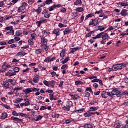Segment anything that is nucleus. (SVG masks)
Wrapping results in <instances>:
<instances>
[{
  "label": "nucleus",
  "mask_w": 128,
  "mask_h": 128,
  "mask_svg": "<svg viewBox=\"0 0 128 128\" xmlns=\"http://www.w3.org/2000/svg\"><path fill=\"white\" fill-rule=\"evenodd\" d=\"M126 64L124 63H122L120 64H116L114 65H113V71L114 72H116V70H122V68H126Z\"/></svg>",
  "instance_id": "nucleus-1"
},
{
  "label": "nucleus",
  "mask_w": 128,
  "mask_h": 128,
  "mask_svg": "<svg viewBox=\"0 0 128 128\" xmlns=\"http://www.w3.org/2000/svg\"><path fill=\"white\" fill-rule=\"evenodd\" d=\"M110 97L114 96L116 95L117 96H118V98H120L122 96V92L116 89H113L112 91L110 92Z\"/></svg>",
  "instance_id": "nucleus-2"
},
{
  "label": "nucleus",
  "mask_w": 128,
  "mask_h": 128,
  "mask_svg": "<svg viewBox=\"0 0 128 128\" xmlns=\"http://www.w3.org/2000/svg\"><path fill=\"white\" fill-rule=\"evenodd\" d=\"M88 78L89 80H92V82H98L100 79L98 78V76H88Z\"/></svg>",
  "instance_id": "nucleus-3"
},
{
  "label": "nucleus",
  "mask_w": 128,
  "mask_h": 128,
  "mask_svg": "<svg viewBox=\"0 0 128 128\" xmlns=\"http://www.w3.org/2000/svg\"><path fill=\"white\" fill-rule=\"evenodd\" d=\"M98 24V18L92 20L89 23V26H96Z\"/></svg>",
  "instance_id": "nucleus-4"
},
{
  "label": "nucleus",
  "mask_w": 128,
  "mask_h": 128,
  "mask_svg": "<svg viewBox=\"0 0 128 128\" xmlns=\"http://www.w3.org/2000/svg\"><path fill=\"white\" fill-rule=\"evenodd\" d=\"M116 4L118 6V8H126V6H128V2H119L116 3Z\"/></svg>",
  "instance_id": "nucleus-5"
},
{
  "label": "nucleus",
  "mask_w": 128,
  "mask_h": 128,
  "mask_svg": "<svg viewBox=\"0 0 128 128\" xmlns=\"http://www.w3.org/2000/svg\"><path fill=\"white\" fill-rule=\"evenodd\" d=\"M6 76H16V73L14 72L12 70H8L5 74Z\"/></svg>",
  "instance_id": "nucleus-6"
},
{
  "label": "nucleus",
  "mask_w": 128,
  "mask_h": 128,
  "mask_svg": "<svg viewBox=\"0 0 128 128\" xmlns=\"http://www.w3.org/2000/svg\"><path fill=\"white\" fill-rule=\"evenodd\" d=\"M102 96L104 98H106L108 96H110V92H106L105 91H102Z\"/></svg>",
  "instance_id": "nucleus-7"
},
{
  "label": "nucleus",
  "mask_w": 128,
  "mask_h": 128,
  "mask_svg": "<svg viewBox=\"0 0 128 128\" xmlns=\"http://www.w3.org/2000/svg\"><path fill=\"white\" fill-rule=\"evenodd\" d=\"M56 60V57H53L52 58V56H48L46 57L45 60H44V62H54Z\"/></svg>",
  "instance_id": "nucleus-8"
},
{
  "label": "nucleus",
  "mask_w": 128,
  "mask_h": 128,
  "mask_svg": "<svg viewBox=\"0 0 128 128\" xmlns=\"http://www.w3.org/2000/svg\"><path fill=\"white\" fill-rule=\"evenodd\" d=\"M42 36H44V38H46L48 36V38H50V32H46V30H43L42 32Z\"/></svg>",
  "instance_id": "nucleus-9"
},
{
  "label": "nucleus",
  "mask_w": 128,
  "mask_h": 128,
  "mask_svg": "<svg viewBox=\"0 0 128 128\" xmlns=\"http://www.w3.org/2000/svg\"><path fill=\"white\" fill-rule=\"evenodd\" d=\"M52 34H56V36H60V29L58 28H56L54 29L52 32Z\"/></svg>",
  "instance_id": "nucleus-10"
},
{
  "label": "nucleus",
  "mask_w": 128,
  "mask_h": 128,
  "mask_svg": "<svg viewBox=\"0 0 128 128\" xmlns=\"http://www.w3.org/2000/svg\"><path fill=\"white\" fill-rule=\"evenodd\" d=\"M32 82L34 84H38V82H40V76L36 75L34 78H33Z\"/></svg>",
  "instance_id": "nucleus-11"
},
{
  "label": "nucleus",
  "mask_w": 128,
  "mask_h": 128,
  "mask_svg": "<svg viewBox=\"0 0 128 128\" xmlns=\"http://www.w3.org/2000/svg\"><path fill=\"white\" fill-rule=\"evenodd\" d=\"M8 113L6 112H4L2 114H1V116L0 118V120H6L8 116Z\"/></svg>",
  "instance_id": "nucleus-12"
},
{
  "label": "nucleus",
  "mask_w": 128,
  "mask_h": 128,
  "mask_svg": "<svg viewBox=\"0 0 128 128\" xmlns=\"http://www.w3.org/2000/svg\"><path fill=\"white\" fill-rule=\"evenodd\" d=\"M69 96L72 98V100H78V98H80V94H70Z\"/></svg>",
  "instance_id": "nucleus-13"
},
{
  "label": "nucleus",
  "mask_w": 128,
  "mask_h": 128,
  "mask_svg": "<svg viewBox=\"0 0 128 128\" xmlns=\"http://www.w3.org/2000/svg\"><path fill=\"white\" fill-rule=\"evenodd\" d=\"M120 14H121L122 16H128V10H126V9L122 10Z\"/></svg>",
  "instance_id": "nucleus-14"
},
{
  "label": "nucleus",
  "mask_w": 128,
  "mask_h": 128,
  "mask_svg": "<svg viewBox=\"0 0 128 128\" xmlns=\"http://www.w3.org/2000/svg\"><path fill=\"white\" fill-rule=\"evenodd\" d=\"M40 38L41 40V42L42 44H46L48 42V40L44 36H40Z\"/></svg>",
  "instance_id": "nucleus-15"
},
{
  "label": "nucleus",
  "mask_w": 128,
  "mask_h": 128,
  "mask_svg": "<svg viewBox=\"0 0 128 128\" xmlns=\"http://www.w3.org/2000/svg\"><path fill=\"white\" fill-rule=\"evenodd\" d=\"M102 40H106L108 38V33H104L102 34Z\"/></svg>",
  "instance_id": "nucleus-16"
},
{
  "label": "nucleus",
  "mask_w": 128,
  "mask_h": 128,
  "mask_svg": "<svg viewBox=\"0 0 128 128\" xmlns=\"http://www.w3.org/2000/svg\"><path fill=\"white\" fill-rule=\"evenodd\" d=\"M106 28V26H99L97 27V30H100V32H104V30Z\"/></svg>",
  "instance_id": "nucleus-17"
},
{
  "label": "nucleus",
  "mask_w": 128,
  "mask_h": 128,
  "mask_svg": "<svg viewBox=\"0 0 128 128\" xmlns=\"http://www.w3.org/2000/svg\"><path fill=\"white\" fill-rule=\"evenodd\" d=\"M2 86H4L6 88H10V84L8 82H2Z\"/></svg>",
  "instance_id": "nucleus-18"
},
{
  "label": "nucleus",
  "mask_w": 128,
  "mask_h": 128,
  "mask_svg": "<svg viewBox=\"0 0 128 128\" xmlns=\"http://www.w3.org/2000/svg\"><path fill=\"white\" fill-rule=\"evenodd\" d=\"M72 32V30L70 28H66L64 30L63 32L64 36L66 34H70Z\"/></svg>",
  "instance_id": "nucleus-19"
},
{
  "label": "nucleus",
  "mask_w": 128,
  "mask_h": 128,
  "mask_svg": "<svg viewBox=\"0 0 128 128\" xmlns=\"http://www.w3.org/2000/svg\"><path fill=\"white\" fill-rule=\"evenodd\" d=\"M30 102L26 101L25 102L21 103L20 104V106H21V108H22V106H30Z\"/></svg>",
  "instance_id": "nucleus-20"
},
{
  "label": "nucleus",
  "mask_w": 128,
  "mask_h": 128,
  "mask_svg": "<svg viewBox=\"0 0 128 128\" xmlns=\"http://www.w3.org/2000/svg\"><path fill=\"white\" fill-rule=\"evenodd\" d=\"M23 92L26 94H28L30 92H32V88H27L23 90Z\"/></svg>",
  "instance_id": "nucleus-21"
},
{
  "label": "nucleus",
  "mask_w": 128,
  "mask_h": 128,
  "mask_svg": "<svg viewBox=\"0 0 128 128\" xmlns=\"http://www.w3.org/2000/svg\"><path fill=\"white\" fill-rule=\"evenodd\" d=\"M26 54V52H19L15 55V56H24Z\"/></svg>",
  "instance_id": "nucleus-22"
},
{
  "label": "nucleus",
  "mask_w": 128,
  "mask_h": 128,
  "mask_svg": "<svg viewBox=\"0 0 128 128\" xmlns=\"http://www.w3.org/2000/svg\"><path fill=\"white\" fill-rule=\"evenodd\" d=\"M103 32H102L98 34H97L96 36L92 37L93 40H96V38H102Z\"/></svg>",
  "instance_id": "nucleus-23"
},
{
  "label": "nucleus",
  "mask_w": 128,
  "mask_h": 128,
  "mask_svg": "<svg viewBox=\"0 0 128 128\" xmlns=\"http://www.w3.org/2000/svg\"><path fill=\"white\" fill-rule=\"evenodd\" d=\"M98 108H100V107L97 106V107H95V106H91L90 108V112H96V110H98Z\"/></svg>",
  "instance_id": "nucleus-24"
},
{
  "label": "nucleus",
  "mask_w": 128,
  "mask_h": 128,
  "mask_svg": "<svg viewBox=\"0 0 128 128\" xmlns=\"http://www.w3.org/2000/svg\"><path fill=\"white\" fill-rule=\"evenodd\" d=\"M90 112L89 110L88 111H86L84 114V116L85 118H90Z\"/></svg>",
  "instance_id": "nucleus-25"
},
{
  "label": "nucleus",
  "mask_w": 128,
  "mask_h": 128,
  "mask_svg": "<svg viewBox=\"0 0 128 128\" xmlns=\"http://www.w3.org/2000/svg\"><path fill=\"white\" fill-rule=\"evenodd\" d=\"M84 128H94V125L92 124H86L84 126Z\"/></svg>",
  "instance_id": "nucleus-26"
},
{
  "label": "nucleus",
  "mask_w": 128,
  "mask_h": 128,
  "mask_svg": "<svg viewBox=\"0 0 128 128\" xmlns=\"http://www.w3.org/2000/svg\"><path fill=\"white\" fill-rule=\"evenodd\" d=\"M42 52V49L38 48V49L35 50L36 54H40Z\"/></svg>",
  "instance_id": "nucleus-27"
},
{
  "label": "nucleus",
  "mask_w": 128,
  "mask_h": 128,
  "mask_svg": "<svg viewBox=\"0 0 128 128\" xmlns=\"http://www.w3.org/2000/svg\"><path fill=\"white\" fill-rule=\"evenodd\" d=\"M11 119L12 120H14L15 122H22V119L19 118L18 117L11 116Z\"/></svg>",
  "instance_id": "nucleus-28"
},
{
  "label": "nucleus",
  "mask_w": 128,
  "mask_h": 128,
  "mask_svg": "<svg viewBox=\"0 0 128 128\" xmlns=\"http://www.w3.org/2000/svg\"><path fill=\"white\" fill-rule=\"evenodd\" d=\"M48 86H51V88H54V81L51 80L50 82H48Z\"/></svg>",
  "instance_id": "nucleus-29"
},
{
  "label": "nucleus",
  "mask_w": 128,
  "mask_h": 128,
  "mask_svg": "<svg viewBox=\"0 0 128 128\" xmlns=\"http://www.w3.org/2000/svg\"><path fill=\"white\" fill-rule=\"evenodd\" d=\"M80 84H84V82L80 80L75 82V86H80Z\"/></svg>",
  "instance_id": "nucleus-30"
},
{
  "label": "nucleus",
  "mask_w": 128,
  "mask_h": 128,
  "mask_svg": "<svg viewBox=\"0 0 128 128\" xmlns=\"http://www.w3.org/2000/svg\"><path fill=\"white\" fill-rule=\"evenodd\" d=\"M40 22H43V24H46V22H48V20L44 18V17H40Z\"/></svg>",
  "instance_id": "nucleus-31"
},
{
  "label": "nucleus",
  "mask_w": 128,
  "mask_h": 128,
  "mask_svg": "<svg viewBox=\"0 0 128 128\" xmlns=\"http://www.w3.org/2000/svg\"><path fill=\"white\" fill-rule=\"evenodd\" d=\"M24 100V99L22 98H17L14 101V102L15 104H18V102H20Z\"/></svg>",
  "instance_id": "nucleus-32"
},
{
  "label": "nucleus",
  "mask_w": 128,
  "mask_h": 128,
  "mask_svg": "<svg viewBox=\"0 0 128 128\" xmlns=\"http://www.w3.org/2000/svg\"><path fill=\"white\" fill-rule=\"evenodd\" d=\"M12 30H14V27L12 26H8L5 28V30H9L10 32H11Z\"/></svg>",
  "instance_id": "nucleus-33"
},
{
  "label": "nucleus",
  "mask_w": 128,
  "mask_h": 128,
  "mask_svg": "<svg viewBox=\"0 0 128 128\" xmlns=\"http://www.w3.org/2000/svg\"><path fill=\"white\" fill-rule=\"evenodd\" d=\"M68 60H70V57L68 56L64 60L62 61V63L64 64H66Z\"/></svg>",
  "instance_id": "nucleus-34"
},
{
  "label": "nucleus",
  "mask_w": 128,
  "mask_h": 128,
  "mask_svg": "<svg viewBox=\"0 0 128 128\" xmlns=\"http://www.w3.org/2000/svg\"><path fill=\"white\" fill-rule=\"evenodd\" d=\"M82 0H76V2H74V6H78L79 4H82Z\"/></svg>",
  "instance_id": "nucleus-35"
},
{
  "label": "nucleus",
  "mask_w": 128,
  "mask_h": 128,
  "mask_svg": "<svg viewBox=\"0 0 128 128\" xmlns=\"http://www.w3.org/2000/svg\"><path fill=\"white\" fill-rule=\"evenodd\" d=\"M34 12H36L37 14H40L42 12V9L38 7V9L34 10Z\"/></svg>",
  "instance_id": "nucleus-36"
},
{
  "label": "nucleus",
  "mask_w": 128,
  "mask_h": 128,
  "mask_svg": "<svg viewBox=\"0 0 128 128\" xmlns=\"http://www.w3.org/2000/svg\"><path fill=\"white\" fill-rule=\"evenodd\" d=\"M26 10V8L22 6H20L18 10V12H22Z\"/></svg>",
  "instance_id": "nucleus-37"
},
{
  "label": "nucleus",
  "mask_w": 128,
  "mask_h": 128,
  "mask_svg": "<svg viewBox=\"0 0 128 128\" xmlns=\"http://www.w3.org/2000/svg\"><path fill=\"white\" fill-rule=\"evenodd\" d=\"M76 10L78 12H84V8L82 7H78L76 9Z\"/></svg>",
  "instance_id": "nucleus-38"
},
{
  "label": "nucleus",
  "mask_w": 128,
  "mask_h": 128,
  "mask_svg": "<svg viewBox=\"0 0 128 128\" xmlns=\"http://www.w3.org/2000/svg\"><path fill=\"white\" fill-rule=\"evenodd\" d=\"M42 116L39 115L36 117L35 118V122H38V120H42Z\"/></svg>",
  "instance_id": "nucleus-39"
},
{
  "label": "nucleus",
  "mask_w": 128,
  "mask_h": 128,
  "mask_svg": "<svg viewBox=\"0 0 128 128\" xmlns=\"http://www.w3.org/2000/svg\"><path fill=\"white\" fill-rule=\"evenodd\" d=\"M49 98L50 100H56V98H54V94H49Z\"/></svg>",
  "instance_id": "nucleus-40"
},
{
  "label": "nucleus",
  "mask_w": 128,
  "mask_h": 128,
  "mask_svg": "<svg viewBox=\"0 0 128 128\" xmlns=\"http://www.w3.org/2000/svg\"><path fill=\"white\" fill-rule=\"evenodd\" d=\"M22 31L18 30L17 31H16V36H22Z\"/></svg>",
  "instance_id": "nucleus-41"
},
{
  "label": "nucleus",
  "mask_w": 128,
  "mask_h": 128,
  "mask_svg": "<svg viewBox=\"0 0 128 128\" xmlns=\"http://www.w3.org/2000/svg\"><path fill=\"white\" fill-rule=\"evenodd\" d=\"M84 96H85V98H90V93L88 92H84Z\"/></svg>",
  "instance_id": "nucleus-42"
},
{
  "label": "nucleus",
  "mask_w": 128,
  "mask_h": 128,
  "mask_svg": "<svg viewBox=\"0 0 128 128\" xmlns=\"http://www.w3.org/2000/svg\"><path fill=\"white\" fill-rule=\"evenodd\" d=\"M92 34H94V31H90L88 33L86 34V38H90V36H92Z\"/></svg>",
  "instance_id": "nucleus-43"
},
{
  "label": "nucleus",
  "mask_w": 128,
  "mask_h": 128,
  "mask_svg": "<svg viewBox=\"0 0 128 128\" xmlns=\"http://www.w3.org/2000/svg\"><path fill=\"white\" fill-rule=\"evenodd\" d=\"M65 54H66V50H62V52L60 53V58H64V56Z\"/></svg>",
  "instance_id": "nucleus-44"
},
{
  "label": "nucleus",
  "mask_w": 128,
  "mask_h": 128,
  "mask_svg": "<svg viewBox=\"0 0 128 128\" xmlns=\"http://www.w3.org/2000/svg\"><path fill=\"white\" fill-rule=\"evenodd\" d=\"M78 16V12H74V13L71 14V16H72V18H76Z\"/></svg>",
  "instance_id": "nucleus-45"
},
{
  "label": "nucleus",
  "mask_w": 128,
  "mask_h": 128,
  "mask_svg": "<svg viewBox=\"0 0 128 128\" xmlns=\"http://www.w3.org/2000/svg\"><path fill=\"white\" fill-rule=\"evenodd\" d=\"M94 16V13H90V14H88L86 16V18H92V16Z\"/></svg>",
  "instance_id": "nucleus-46"
},
{
  "label": "nucleus",
  "mask_w": 128,
  "mask_h": 128,
  "mask_svg": "<svg viewBox=\"0 0 128 128\" xmlns=\"http://www.w3.org/2000/svg\"><path fill=\"white\" fill-rule=\"evenodd\" d=\"M36 33H33L30 34V38L32 40H34L36 38Z\"/></svg>",
  "instance_id": "nucleus-47"
},
{
  "label": "nucleus",
  "mask_w": 128,
  "mask_h": 128,
  "mask_svg": "<svg viewBox=\"0 0 128 128\" xmlns=\"http://www.w3.org/2000/svg\"><path fill=\"white\" fill-rule=\"evenodd\" d=\"M70 107L68 106L64 107V110L66 112H70Z\"/></svg>",
  "instance_id": "nucleus-48"
},
{
  "label": "nucleus",
  "mask_w": 128,
  "mask_h": 128,
  "mask_svg": "<svg viewBox=\"0 0 128 128\" xmlns=\"http://www.w3.org/2000/svg\"><path fill=\"white\" fill-rule=\"evenodd\" d=\"M20 1V0H12L10 3L9 5L14 4H16L18 2Z\"/></svg>",
  "instance_id": "nucleus-49"
},
{
  "label": "nucleus",
  "mask_w": 128,
  "mask_h": 128,
  "mask_svg": "<svg viewBox=\"0 0 128 128\" xmlns=\"http://www.w3.org/2000/svg\"><path fill=\"white\" fill-rule=\"evenodd\" d=\"M67 106H70V108H72V102L70 101V100H68L67 102Z\"/></svg>",
  "instance_id": "nucleus-50"
},
{
  "label": "nucleus",
  "mask_w": 128,
  "mask_h": 128,
  "mask_svg": "<svg viewBox=\"0 0 128 128\" xmlns=\"http://www.w3.org/2000/svg\"><path fill=\"white\" fill-rule=\"evenodd\" d=\"M32 106H34V109L36 110H40V107L36 104H32Z\"/></svg>",
  "instance_id": "nucleus-51"
},
{
  "label": "nucleus",
  "mask_w": 128,
  "mask_h": 128,
  "mask_svg": "<svg viewBox=\"0 0 128 128\" xmlns=\"http://www.w3.org/2000/svg\"><path fill=\"white\" fill-rule=\"evenodd\" d=\"M44 24L42 21L39 20L36 22V24L38 28H40V24Z\"/></svg>",
  "instance_id": "nucleus-52"
},
{
  "label": "nucleus",
  "mask_w": 128,
  "mask_h": 128,
  "mask_svg": "<svg viewBox=\"0 0 128 128\" xmlns=\"http://www.w3.org/2000/svg\"><path fill=\"white\" fill-rule=\"evenodd\" d=\"M32 92H39L40 88H31Z\"/></svg>",
  "instance_id": "nucleus-53"
},
{
  "label": "nucleus",
  "mask_w": 128,
  "mask_h": 128,
  "mask_svg": "<svg viewBox=\"0 0 128 128\" xmlns=\"http://www.w3.org/2000/svg\"><path fill=\"white\" fill-rule=\"evenodd\" d=\"M50 16V14H48V12L44 14V18H48Z\"/></svg>",
  "instance_id": "nucleus-54"
},
{
  "label": "nucleus",
  "mask_w": 128,
  "mask_h": 128,
  "mask_svg": "<svg viewBox=\"0 0 128 128\" xmlns=\"http://www.w3.org/2000/svg\"><path fill=\"white\" fill-rule=\"evenodd\" d=\"M22 90V87L20 86V87H16L14 88V90H16L18 92V90Z\"/></svg>",
  "instance_id": "nucleus-55"
},
{
  "label": "nucleus",
  "mask_w": 128,
  "mask_h": 128,
  "mask_svg": "<svg viewBox=\"0 0 128 128\" xmlns=\"http://www.w3.org/2000/svg\"><path fill=\"white\" fill-rule=\"evenodd\" d=\"M1 106H4L5 108H6L7 110H10V107L8 106V105L4 104H1Z\"/></svg>",
  "instance_id": "nucleus-56"
},
{
  "label": "nucleus",
  "mask_w": 128,
  "mask_h": 128,
  "mask_svg": "<svg viewBox=\"0 0 128 128\" xmlns=\"http://www.w3.org/2000/svg\"><path fill=\"white\" fill-rule=\"evenodd\" d=\"M54 8H56V6H54V4L53 6H50L49 8V12H52V10H54Z\"/></svg>",
  "instance_id": "nucleus-57"
},
{
  "label": "nucleus",
  "mask_w": 128,
  "mask_h": 128,
  "mask_svg": "<svg viewBox=\"0 0 128 128\" xmlns=\"http://www.w3.org/2000/svg\"><path fill=\"white\" fill-rule=\"evenodd\" d=\"M14 72H20V68L18 67H15L14 68H13Z\"/></svg>",
  "instance_id": "nucleus-58"
},
{
  "label": "nucleus",
  "mask_w": 128,
  "mask_h": 128,
  "mask_svg": "<svg viewBox=\"0 0 128 128\" xmlns=\"http://www.w3.org/2000/svg\"><path fill=\"white\" fill-rule=\"evenodd\" d=\"M45 4H52V0H46Z\"/></svg>",
  "instance_id": "nucleus-59"
},
{
  "label": "nucleus",
  "mask_w": 128,
  "mask_h": 128,
  "mask_svg": "<svg viewBox=\"0 0 128 128\" xmlns=\"http://www.w3.org/2000/svg\"><path fill=\"white\" fill-rule=\"evenodd\" d=\"M50 74L52 76V78H54V76H58V74H56V73L54 72H50Z\"/></svg>",
  "instance_id": "nucleus-60"
},
{
  "label": "nucleus",
  "mask_w": 128,
  "mask_h": 128,
  "mask_svg": "<svg viewBox=\"0 0 128 128\" xmlns=\"http://www.w3.org/2000/svg\"><path fill=\"white\" fill-rule=\"evenodd\" d=\"M12 116H18V113L16 111H12Z\"/></svg>",
  "instance_id": "nucleus-61"
},
{
  "label": "nucleus",
  "mask_w": 128,
  "mask_h": 128,
  "mask_svg": "<svg viewBox=\"0 0 128 128\" xmlns=\"http://www.w3.org/2000/svg\"><path fill=\"white\" fill-rule=\"evenodd\" d=\"M86 92H92V89L90 87H88L86 89Z\"/></svg>",
  "instance_id": "nucleus-62"
},
{
  "label": "nucleus",
  "mask_w": 128,
  "mask_h": 128,
  "mask_svg": "<svg viewBox=\"0 0 128 128\" xmlns=\"http://www.w3.org/2000/svg\"><path fill=\"white\" fill-rule=\"evenodd\" d=\"M58 26L62 28H66V26H64V24H62V23H59L58 24Z\"/></svg>",
  "instance_id": "nucleus-63"
},
{
  "label": "nucleus",
  "mask_w": 128,
  "mask_h": 128,
  "mask_svg": "<svg viewBox=\"0 0 128 128\" xmlns=\"http://www.w3.org/2000/svg\"><path fill=\"white\" fill-rule=\"evenodd\" d=\"M28 44H30V46H34V42H32V39H29L28 40Z\"/></svg>",
  "instance_id": "nucleus-64"
}]
</instances>
